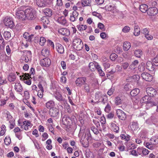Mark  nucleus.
Returning <instances> with one entry per match:
<instances>
[{
	"label": "nucleus",
	"instance_id": "obj_63",
	"mask_svg": "<svg viewBox=\"0 0 158 158\" xmlns=\"http://www.w3.org/2000/svg\"><path fill=\"white\" fill-rule=\"evenodd\" d=\"M24 53H26L27 54V56L28 57H30L31 56V53L30 51L25 50L24 51Z\"/></svg>",
	"mask_w": 158,
	"mask_h": 158
},
{
	"label": "nucleus",
	"instance_id": "obj_2",
	"mask_svg": "<svg viewBox=\"0 0 158 158\" xmlns=\"http://www.w3.org/2000/svg\"><path fill=\"white\" fill-rule=\"evenodd\" d=\"M26 19L28 20L34 19L36 17V12L34 10L27 9L25 10Z\"/></svg>",
	"mask_w": 158,
	"mask_h": 158
},
{
	"label": "nucleus",
	"instance_id": "obj_20",
	"mask_svg": "<svg viewBox=\"0 0 158 158\" xmlns=\"http://www.w3.org/2000/svg\"><path fill=\"white\" fill-rule=\"evenodd\" d=\"M56 99L59 101H63L64 102H66V100L64 98L62 95L59 93H56L54 95Z\"/></svg>",
	"mask_w": 158,
	"mask_h": 158
},
{
	"label": "nucleus",
	"instance_id": "obj_21",
	"mask_svg": "<svg viewBox=\"0 0 158 158\" xmlns=\"http://www.w3.org/2000/svg\"><path fill=\"white\" fill-rule=\"evenodd\" d=\"M130 127L131 131H133L137 129L138 128V123L137 122L133 121L131 123Z\"/></svg>",
	"mask_w": 158,
	"mask_h": 158
},
{
	"label": "nucleus",
	"instance_id": "obj_56",
	"mask_svg": "<svg viewBox=\"0 0 158 158\" xmlns=\"http://www.w3.org/2000/svg\"><path fill=\"white\" fill-rule=\"evenodd\" d=\"M130 29L129 27L128 26H125L122 29V31L124 32H127L129 31Z\"/></svg>",
	"mask_w": 158,
	"mask_h": 158
},
{
	"label": "nucleus",
	"instance_id": "obj_28",
	"mask_svg": "<svg viewBox=\"0 0 158 158\" xmlns=\"http://www.w3.org/2000/svg\"><path fill=\"white\" fill-rule=\"evenodd\" d=\"M148 6L146 4H142L140 6L139 10L141 12L145 13L147 12Z\"/></svg>",
	"mask_w": 158,
	"mask_h": 158
},
{
	"label": "nucleus",
	"instance_id": "obj_24",
	"mask_svg": "<svg viewBox=\"0 0 158 158\" xmlns=\"http://www.w3.org/2000/svg\"><path fill=\"white\" fill-rule=\"evenodd\" d=\"M43 12L48 17H51L52 15V10L49 8H47L44 9Z\"/></svg>",
	"mask_w": 158,
	"mask_h": 158
},
{
	"label": "nucleus",
	"instance_id": "obj_33",
	"mask_svg": "<svg viewBox=\"0 0 158 158\" xmlns=\"http://www.w3.org/2000/svg\"><path fill=\"white\" fill-rule=\"evenodd\" d=\"M98 64L96 63L94 64L93 62H90L89 64V67L91 70L93 71H94L95 69H96L97 67L96 66Z\"/></svg>",
	"mask_w": 158,
	"mask_h": 158
},
{
	"label": "nucleus",
	"instance_id": "obj_36",
	"mask_svg": "<svg viewBox=\"0 0 158 158\" xmlns=\"http://www.w3.org/2000/svg\"><path fill=\"white\" fill-rule=\"evenodd\" d=\"M112 129V130L115 132L118 133V132L119 128L115 124L112 123H111Z\"/></svg>",
	"mask_w": 158,
	"mask_h": 158
},
{
	"label": "nucleus",
	"instance_id": "obj_4",
	"mask_svg": "<svg viewBox=\"0 0 158 158\" xmlns=\"http://www.w3.org/2000/svg\"><path fill=\"white\" fill-rule=\"evenodd\" d=\"M3 22L5 25L10 28L13 27L15 25L12 19L10 17H6L3 20Z\"/></svg>",
	"mask_w": 158,
	"mask_h": 158
},
{
	"label": "nucleus",
	"instance_id": "obj_50",
	"mask_svg": "<svg viewBox=\"0 0 158 158\" xmlns=\"http://www.w3.org/2000/svg\"><path fill=\"white\" fill-rule=\"evenodd\" d=\"M111 110V107L110 105L108 103L105 108V111L108 113H109Z\"/></svg>",
	"mask_w": 158,
	"mask_h": 158
},
{
	"label": "nucleus",
	"instance_id": "obj_64",
	"mask_svg": "<svg viewBox=\"0 0 158 158\" xmlns=\"http://www.w3.org/2000/svg\"><path fill=\"white\" fill-rule=\"evenodd\" d=\"M87 138L85 139V140L88 141L89 139H91V135L89 131H88L87 132Z\"/></svg>",
	"mask_w": 158,
	"mask_h": 158
},
{
	"label": "nucleus",
	"instance_id": "obj_44",
	"mask_svg": "<svg viewBox=\"0 0 158 158\" xmlns=\"http://www.w3.org/2000/svg\"><path fill=\"white\" fill-rule=\"evenodd\" d=\"M144 145L148 148L150 150H152L153 148L152 144L150 143H144Z\"/></svg>",
	"mask_w": 158,
	"mask_h": 158
},
{
	"label": "nucleus",
	"instance_id": "obj_32",
	"mask_svg": "<svg viewBox=\"0 0 158 158\" xmlns=\"http://www.w3.org/2000/svg\"><path fill=\"white\" fill-rule=\"evenodd\" d=\"M151 98V97L147 94V95H145L143 97L142 99L141 100V102L142 103L146 102L147 103V102L150 100Z\"/></svg>",
	"mask_w": 158,
	"mask_h": 158
},
{
	"label": "nucleus",
	"instance_id": "obj_34",
	"mask_svg": "<svg viewBox=\"0 0 158 158\" xmlns=\"http://www.w3.org/2000/svg\"><path fill=\"white\" fill-rule=\"evenodd\" d=\"M41 53L43 56L48 57L49 55V51L47 49H43L41 51Z\"/></svg>",
	"mask_w": 158,
	"mask_h": 158
},
{
	"label": "nucleus",
	"instance_id": "obj_29",
	"mask_svg": "<svg viewBox=\"0 0 158 158\" xmlns=\"http://www.w3.org/2000/svg\"><path fill=\"white\" fill-rule=\"evenodd\" d=\"M15 87L16 91L20 92L22 91L23 88L19 83H15Z\"/></svg>",
	"mask_w": 158,
	"mask_h": 158
},
{
	"label": "nucleus",
	"instance_id": "obj_49",
	"mask_svg": "<svg viewBox=\"0 0 158 158\" xmlns=\"http://www.w3.org/2000/svg\"><path fill=\"white\" fill-rule=\"evenodd\" d=\"M46 40L44 37H41L40 38V44L41 46H43L44 44L46 42Z\"/></svg>",
	"mask_w": 158,
	"mask_h": 158
},
{
	"label": "nucleus",
	"instance_id": "obj_16",
	"mask_svg": "<svg viewBox=\"0 0 158 158\" xmlns=\"http://www.w3.org/2000/svg\"><path fill=\"white\" fill-rule=\"evenodd\" d=\"M58 31L59 33L66 36H68L70 34L69 30L65 28H61L58 30Z\"/></svg>",
	"mask_w": 158,
	"mask_h": 158
},
{
	"label": "nucleus",
	"instance_id": "obj_58",
	"mask_svg": "<svg viewBox=\"0 0 158 158\" xmlns=\"http://www.w3.org/2000/svg\"><path fill=\"white\" fill-rule=\"evenodd\" d=\"M142 152L143 155H146L149 153V151L148 149L143 148L142 149Z\"/></svg>",
	"mask_w": 158,
	"mask_h": 158
},
{
	"label": "nucleus",
	"instance_id": "obj_51",
	"mask_svg": "<svg viewBox=\"0 0 158 158\" xmlns=\"http://www.w3.org/2000/svg\"><path fill=\"white\" fill-rule=\"evenodd\" d=\"M114 91V87H111L107 92V94L109 96L112 95Z\"/></svg>",
	"mask_w": 158,
	"mask_h": 158
},
{
	"label": "nucleus",
	"instance_id": "obj_41",
	"mask_svg": "<svg viewBox=\"0 0 158 158\" xmlns=\"http://www.w3.org/2000/svg\"><path fill=\"white\" fill-rule=\"evenodd\" d=\"M4 38L6 40H8L11 37L10 33L8 31H5L3 33Z\"/></svg>",
	"mask_w": 158,
	"mask_h": 158
},
{
	"label": "nucleus",
	"instance_id": "obj_9",
	"mask_svg": "<svg viewBox=\"0 0 158 158\" xmlns=\"http://www.w3.org/2000/svg\"><path fill=\"white\" fill-rule=\"evenodd\" d=\"M86 78L84 77H79L77 78L75 83L77 86L81 87L86 83Z\"/></svg>",
	"mask_w": 158,
	"mask_h": 158
},
{
	"label": "nucleus",
	"instance_id": "obj_14",
	"mask_svg": "<svg viewBox=\"0 0 158 158\" xmlns=\"http://www.w3.org/2000/svg\"><path fill=\"white\" fill-rule=\"evenodd\" d=\"M146 92L148 95L150 97H153L156 94V91L153 88L149 87L146 89Z\"/></svg>",
	"mask_w": 158,
	"mask_h": 158
},
{
	"label": "nucleus",
	"instance_id": "obj_8",
	"mask_svg": "<svg viewBox=\"0 0 158 158\" xmlns=\"http://www.w3.org/2000/svg\"><path fill=\"white\" fill-rule=\"evenodd\" d=\"M116 114L120 120H125L127 118L126 113L121 110H118L116 111Z\"/></svg>",
	"mask_w": 158,
	"mask_h": 158
},
{
	"label": "nucleus",
	"instance_id": "obj_15",
	"mask_svg": "<svg viewBox=\"0 0 158 158\" xmlns=\"http://www.w3.org/2000/svg\"><path fill=\"white\" fill-rule=\"evenodd\" d=\"M37 5L40 7H44L46 6L49 4L48 0H37L36 1Z\"/></svg>",
	"mask_w": 158,
	"mask_h": 158
},
{
	"label": "nucleus",
	"instance_id": "obj_7",
	"mask_svg": "<svg viewBox=\"0 0 158 158\" xmlns=\"http://www.w3.org/2000/svg\"><path fill=\"white\" fill-rule=\"evenodd\" d=\"M25 10H18L17 11L16 15L17 17L21 20H25L26 19Z\"/></svg>",
	"mask_w": 158,
	"mask_h": 158
},
{
	"label": "nucleus",
	"instance_id": "obj_45",
	"mask_svg": "<svg viewBox=\"0 0 158 158\" xmlns=\"http://www.w3.org/2000/svg\"><path fill=\"white\" fill-rule=\"evenodd\" d=\"M121 66L123 69L126 70L129 66V64L128 62H125L122 63Z\"/></svg>",
	"mask_w": 158,
	"mask_h": 158
},
{
	"label": "nucleus",
	"instance_id": "obj_27",
	"mask_svg": "<svg viewBox=\"0 0 158 158\" xmlns=\"http://www.w3.org/2000/svg\"><path fill=\"white\" fill-rule=\"evenodd\" d=\"M54 105V102L52 100H50L46 103V106L47 108L50 109L53 107Z\"/></svg>",
	"mask_w": 158,
	"mask_h": 158
},
{
	"label": "nucleus",
	"instance_id": "obj_1",
	"mask_svg": "<svg viewBox=\"0 0 158 158\" xmlns=\"http://www.w3.org/2000/svg\"><path fill=\"white\" fill-rule=\"evenodd\" d=\"M76 120V118L74 115H72L70 117L65 115L62 118V124L67 126H70L73 122H75Z\"/></svg>",
	"mask_w": 158,
	"mask_h": 158
},
{
	"label": "nucleus",
	"instance_id": "obj_62",
	"mask_svg": "<svg viewBox=\"0 0 158 158\" xmlns=\"http://www.w3.org/2000/svg\"><path fill=\"white\" fill-rule=\"evenodd\" d=\"M131 154L135 156H137L138 155L136 150H133L130 152Z\"/></svg>",
	"mask_w": 158,
	"mask_h": 158
},
{
	"label": "nucleus",
	"instance_id": "obj_5",
	"mask_svg": "<svg viewBox=\"0 0 158 158\" xmlns=\"http://www.w3.org/2000/svg\"><path fill=\"white\" fill-rule=\"evenodd\" d=\"M29 73H23L22 75H20V76L21 79L23 77V82L27 85H30L31 84V81L30 80V78H31L30 77Z\"/></svg>",
	"mask_w": 158,
	"mask_h": 158
},
{
	"label": "nucleus",
	"instance_id": "obj_35",
	"mask_svg": "<svg viewBox=\"0 0 158 158\" xmlns=\"http://www.w3.org/2000/svg\"><path fill=\"white\" fill-rule=\"evenodd\" d=\"M134 54L136 57L140 58L143 54V52L140 49H138L135 51Z\"/></svg>",
	"mask_w": 158,
	"mask_h": 158
},
{
	"label": "nucleus",
	"instance_id": "obj_18",
	"mask_svg": "<svg viewBox=\"0 0 158 158\" xmlns=\"http://www.w3.org/2000/svg\"><path fill=\"white\" fill-rule=\"evenodd\" d=\"M56 48L58 52L60 54H63L64 51L63 46L60 44L57 43L56 44Z\"/></svg>",
	"mask_w": 158,
	"mask_h": 158
},
{
	"label": "nucleus",
	"instance_id": "obj_38",
	"mask_svg": "<svg viewBox=\"0 0 158 158\" xmlns=\"http://www.w3.org/2000/svg\"><path fill=\"white\" fill-rule=\"evenodd\" d=\"M150 143L153 145H156L158 143V138L156 137H153L150 139Z\"/></svg>",
	"mask_w": 158,
	"mask_h": 158
},
{
	"label": "nucleus",
	"instance_id": "obj_23",
	"mask_svg": "<svg viewBox=\"0 0 158 158\" xmlns=\"http://www.w3.org/2000/svg\"><path fill=\"white\" fill-rule=\"evenodd\" d=\"M91 0H82L81 5L83 7L90 6L91 5Z\"/></svg>",
	"mask_w": 158,
	"mask_h": 158
},
{
	"label": "nucleus",
	"instance_id": "obj_55",
	"mask_svg": "<svg viewBox=\"0 0 158 158\" xmlns=\"http://www.w3.org/2000/svg\"><path fill=\"white\" fill-rule=\"evenodd\" d=\"M44 83L42 82L41 81H40L39 82L38 85V87L40 89V90H39V91H44L43 88V87L42 85Z\"/></svg>",
	"mask_w": 158,
	"mask_h": 158
},
{
	"label": "nucleus",
	"instance_id": "obj_13",
	"mask_svg": "<svg viewBox=\"0 0 158 158\" xmlns=\"http://www.w3.org/2000/svg\"><path fill=\"white\" fill-rule=\"evenodd\" d=\"M158 10L156 8L151 7L148 8L147 10L148 14L150 16H154L158 13Z\"/></svg>",
	"mask_w": 158,
	"mask_h": 158
},
{
	"label": "nucleus",
	"instance_id": "obj_17",
	"mask_svg": "<svg viewBox=\"0 0 158 158\" xmlns=\"http://www.w3.org/2000/svg\"><path fill=\"white\" fill-rule=\"evenodd\" d=\"M31 123L30 121H25L23 122V124L21 126V128L26 131L29 129V128H31Z\"/></svg>",
	"mask_w": 158,
	"mask_h": 158
},
{
	"label": "nucleus",
	"instance_id": "obj_61",
	"mask_svg": "<svg viewBox=\"0 0 158 158\" xmlns=\"http://www.w3.org/2000/svg\"><path fill=\"white\" fill-rule=\"evenodd\" d=\"M77 20V18L72 14L70 16V20L72 22H74Z\"/></svg>",
	"mask_w": 158,
	"mask_h": 158
},
{
	"label": "nucleus",
	"instance_id": "obj_3",
	"mask_svg": "<svg viewBox=\"0 0 158 158\" xmlns=\"http://www.w3.org/2000/svg\"><path fill=\"white\" fill-rule=\"evenodd\" d=\"M73 45L74 48L77 50H80L83 48V44L81 42V40L79 38H76L74 40Z\"/></svg>",
	"mask_w": 158,
	"mask_h": 158
},
{
	"label": "nucleus",
	"instance_id": "obj_53",
	"mask_svg": "<svg viewBox=\"0 0 158 158\" xmlns=\"http://www.w3.org/2000/svg\"><path fill=\"white\" fill-rule=\"evenodd\" d=\"M98 27L99 29L102 30L103 31H105V30L104 25L102 23H99L98 24Z\"/></svg>",
	"mask_w": 158,
	"mask_h": 158
},
{
	"label": "nucleus",
	"instance_id": "obj_31",
	"mask_svg": "<svg viewBox=\"0 0 158 158\" xmlns=\"http://www.w3.org/2000/svg\"><path fill=\"white\" fill-rule=\"evenodd\" d=\"M16 79L15 75L13 73H11L8 76V79L10 82L13 81H15Z\"/></svg>",
	"mask_w": 158,
	"mask_h": 158
},
{
	"label": "nucleus",
	"instance_id": "obj_10",
	"mask_svg": "<svg viewBox=\"0 0 158 158\" xmlns=\"http://www.w3.org/2000/svg\"><path fill=\"white\" fill-rule=\"evenodd\" d=\"M59 110L55 107H52L49 110V114L51 117H57L59 114Z\"/></svg>",
	"mask_w": 158,
	"mask_h": 158
},
{
	"label": "nucleus",
	"instance_id": "obj_52",
	"mask_svg": "<svg viewBox=\"0 0 158 158\" xmlns=\"http://www.w3.org/2000/svg\"><path fill=\"white\" fill-rule=\"evenodd\" d=\"M84 85V88L85 92H89L90 91V88L89 85L86 83Z\"/></svg>",
	"mask_w": 158,
	"mask_h": 158
},
{
	"label": "nucleus",
	"instance_id": "obj_60",
	"mask_svg": "<svg viewBox=\"0 0 158 158\" xmlns=\"http://www.w3.org/2000/svg\"><path fill=\"white\" fill-rule=\"evenodd\" d=\"M21 59L24 61L25 62L27 63L29 61V57L26 56H23L22 57Z\"/></svg>",
	"mask_w": 158,
	"mask_h": 158
},
{
	"label": "nucleus",
	"instance_id": "obj_54",
	"mask_svg": "<svg viewBox=\"0 0 158 158\" xmlns=\"http://www.w3.org/2000/svg\"><path fill=\"white\" fill-rule=\"evenodd\" d=\"M92 15H93L95 16L98 17V18H99L100 19H101L102 18V16L100 15V14H99V13H98L95 12H93L92 13Z\"/></svg>",
	"mask_w": 158,
	"mask_h": 158
},
{
	"label": "nucleus",
	"instance_id": "obj_46",
	"mask_svg": "<svg viewBox=\"0 0 158 158\" xmlns=\"http://www.w3.org/2000/svg\"><path fill=\"white\" fill-rule=\"evenodd\" d=\"M102 97V102L104 104L106 103L108 101L107 96L106 95H103Z\"/></svg>",
	"mask_w": 158,
	"mask_h": 158
},
{
	"label": "nucleus",
	"instance_id": "obj_43",
	"mask_svg": "<svg viewBox=\"0 0 158 158\" xmlns=\"http://www.w3.org/2000/svg\"><path fill=\"white\" fill-rule=\"evenodd\" d=\"M5 128V126L4 125H2L1 127V130L0 131V136L3 135L5 134L6 132Z\"/></svg>",
	"mask_w": 158,
	"mask_h": 158
},
{
	"label": "nucleus",
	"instance_id": "obj_39",
	"mask_svg": "<svg viewBox=\"0 0 158 158\" xmlns=\"http://www.w3.org/2000/svg\"><path fill=\"white\" fill-rule=\"evenodd\" d=\"M77 28L79 31H84L86 29L87 26L85 25H78L77 26Z\"/></svg>",
	"mask_w": 158,
	"mask_h": 158
},
{
	"label": "nucleus",
	"instance_id": "obj_59",
	"mask_svg": "<svg viewBox=\"0 0 158 158\" xmlns=\"http://www.w3.org/2000/svg\"><path fill=\"white\" fill-rule=\"evenodd\" d=\"M145 37L147 39L149 40H152L153 38V36L152 35H150L148 33L147 35H145Z\"/></svg>",
	"mask_w": 158,
	"mask_h": 158
},
{
	"label": "nucleus",
	"instance_id": "obj_37",
	"mask_svg": "<svg viewBox=\"0 0 158 158\" xmlns=\"http://www.w3.org/2000/svg\"><path fill=\"white\" fill-rule=\"evenodd\" d=\"M139 92V89L136 88L132 90L130 92L131 95L133 96H136Z\"/></svg>",
	"mask_w": 158,
	"mask_h": 158
},
{
	"label": "nucleus",
	"instance_id": "obj_30",
	"mask_svg": "<svg viewBox=\"0 0 158 158\" xmlns=\"http://www.w3.org/2000/svg\"><path fill=\"white\" fill-rule=\"evenodd\" d=\"M134 34L135 36L139 35L140 33V28L138 25H135L134 26Z\"/></svg>",
	"mask_w": 158,
	"mask_h": 158
},
{
	"label": "nucleus",
	"instance_id": "obj_47",
	"mask_svg": "<svg viewBox=\"0 0 158 158\" xmlns=\"http://www.w3.org/2000/svg\"><path fill=\"white\" fill-rule=\"evenodd\" d=\"M153 63L155 66H158V56L155 57L152 60Z\"/></svg>",
	"mask_w": 158,
	"mask_h": 158
},
{
	"label": "nucleus",
	"instance_id": "obj_19",
	"mask_svg": "<svg viewBox=\"0 0 158 158\" xmlns=\"http://www.w3.org/2000/svg\"><path fill=\"white\" fill-rule=\"evenodd\" d=\"M146 67L148 70L151 71L154 70L155 67L153 64L149 61L147 62Z\"/></svg>",
	"mask_w": 158,
	"mask_h": 158
},
{
	"label": "nucleus",
	"instance_id": "obj_26",
	"mask_svg": "<svg viewBox=\"0 0 158 158\" xmlns=\"http://www.w3.org/2000/svg\"><path fill=\"white\" fill-rule=\"evenodd\" d=\"M131 44L128 41H125L123 43V48L125 51H127L130 48Z\"/></svg>",
	"mask_w": 158,
	"mask_h": 158
},
{
	"label": "nucleus",
	"instance_id": "obj_22",
	"mask_svg": "<svg viewBox=\"0 0 158 158\" xmlns=\"http://www.w3.org/2000/svg\"><path fill=\"white\" fill-rule=\"evenodd\" d=\"M58 22L63 25H65L67 23V21L65 17L63 16H62L59 18L57 20Z\"/></svg>",
	"mask_w": 158,
	"mask_h": 158
},
{
	"label": "nucleus",
	"instance_id": "obj_57",
	"mask_svg": "<svg viewBox=\"0 0 158 158\" xmlns=\"http://www.w3.org/2000/svg\"><path fill=\"white\" fill-rule=\"evenodd\" d=\"M91 130L95 134L97 135L99 133V131L98 129L94 127H91Z\"/></svg>",
	"mask_w": 158,
	"mask_h": 158
},
{
	"label": "nucleus",
	"instance_id": "obj_12",
	"mask_svg": "<svg viewBox=\"0 0 158 158\" xmlns=\"http://www.w3.org/2000/svg\"><path fill=\"white\" fill-rule=\"evenodd\" d=\"M141 76L143 79L147 81H151L152 80V76L148 73L144 72L142 73Z\"/></svg>",
	"mask_w": 158,
	"mask_h": 158
},
{
	"label": "nucleus",
	"instance_id": "obj_25",
	"mask_svg": "<svg viewBox=\"0 0 158 158\" xmlns=\"http://www.w3.org/2000/svg\"><path fill=\"white\" fill-rule=\"evenodd\" d=\"M139 63L138 60H135L129 65V68L131 70L134 69Z\"/></svg>",
	"mask_w": 158,
	"mask_h": 158
},
{
	"label": "nucleus",
	"instance_id": "obj_6",
	"mask_svg": "<svg viewBox=\"0 0 158 158\" xmlns=\"http://www.w3.org/2000/svg\"><path fill=\"white\" fill-rule=\"evenodd\" d=\"M125 97L123 96L118 95L114 98V102L117 106L120 105L124 103Z\"/></svg>",
	"mask_w": 158,
	"mask_h": 158
},
{
	"label": "nucleus",
	"instance_id": "obj_40",
	"mask_svg": "<svg viewBox=\"0 0 158 158\" xmlns=\"http://www.w3.org/2000/svg\"><path fill=\"white\" fill-rule=\"evenodd\" d=\"M138 69L141 72H143L145 70L144 63L143 62L141 63L138 66Z\"/></svg>",
	"mask_w": 158,
	"mask_h": 158
},
{
	"label": "nucleus",
	"instance_id": "obj_11",
	"mask_svg": "<svg viewBox=\"0 0 158 158\" xmlns=\"http://www.w3.org/2000/svg\"><path fill=\"white\" fill-rule=\"evenodd\" d=\"M51 60L48 57H45L41 60L40 64L42 66L48 67L51 64Z\"/></svg>",
	"mask_w": 158,
	"mask_h": 158
},
{
	"label": "nucleus",
	"instance_id": "obj_48",
	"mask_svg": "<svg viewBox=\"0 0 158 158\" xmlns=\"http://www.w3.org/2000/svg\"><path fill=\"white\" fill-rule=\"evenodd\" d=\"M118 56L115 53H112L110 55V58L112 60H114L117 58Z\"/></svg>",
	"mask_w": 158,
	"mask_h": 158
},
{
	"label": "nucleus",
	"instance_id": "obj_42",
	"mask_svg": "<svg viewBox=\"0 0 158 158\" xmlns=\"http://www.w3.org/2000/svg\"><path fill=\"white\" fill-rule=\"evenodd\" d=\"M147 105L149 106H156L157 103L155 102L152 101H149L147 103Z\"/></svg>",
	"mask_w": 158,
	"mask_h": 158
}]
</instances>
